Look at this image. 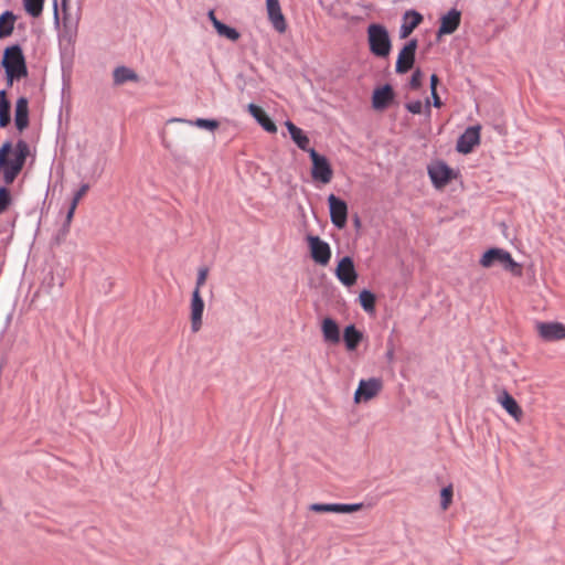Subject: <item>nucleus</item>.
Returning a JSON list of instances; mask_svg holds the SVG:
<instances>
[{
	"instance_id": "obj_25",
	"label": "nucleus",
	"mask_w": 565,
	"mask_h": 565,
	"mask_svg": "<svg viewBox=\"0 0 565 565\" xmlns=\"http://www.w3.org/2000/svg\"><path fill=\"white\" fill-rule=\"evenodd\" d=\"M113 78L115 85H122L127 82H138L139 76L134 70L127 66H118L113 72Z\"/></svg>"
},
{
	"instance_id": "obj_8",
	"label": "nucleus",
	"mask_w": 565,
	"mask_h": 565,
	"mask_svg": "<svg viewBox=\"0 0 565 565\" xmlns=\"http://www.w3.org/2000/svg\"><path fill=\"white\" fill-rule=\"evenodd\" d=\"M383 383L381 379L371 377L369 380H361L354 393V402H367L375 397L382 390Z\"/></svg>"
},
{
	"instance_id": "obj_50",
	"label": "nucleus",
	"mask_w": 565,
	"mask_h": 565,
	"mask_svg": "<svg viewBox=\"0 0 565 565\" xmlns=\"http://www.w3.org/2000/svg\"><path fill=\"white\" fill-rule=\"evenodd\" d=\"M360 224V220L359 217L355 218V225H359Z\"/></svg>"
},
{
	"instance_id": "obj_11",
	"label": "nucleus",
	"mask_w": 565,
	"mask_h": 565,
	"mask_svg": "<svg viewBox=\"0 0 565 565\" xmlns=\"http://www.w3.org/2000/svg\"><path fill=\"white\" fill-rule=\"evenodd\" d=\"M480 129L479 125L468 127L458 138L456 150L463 154L470 153L480 142Z\"/></svg>"
},
{
	"instance_id": "obj_1",
	"label": "nucleus",
	"mask_w": 565,
	"mask_h": 565,
	"mask_svg": "<svg viewBox=\"0 0 565 565\" xmlns=\"http://www.w3.org/2000/svg\"><path fill=\"white\" fill-rule=\"evenodd\" d=\"M29 154V145L22 139L18 140L14 147L10 141L2 143L0 147V171L6 184L13 183L23 169Z\"/></svg>"
},
{
	"instance_id": "obj_26",
	"label": "nucleus",
	"mask_w": 565,
	"mask_h": 565,
	"mask_svg": "<svg viewBox=\"0 0 565 565\" xmlns=\"http://www.w3.org/2000/svg\"><path fill=\"white\" fill-rule=\"evenodd\" d=\"M17 17L12 11H4L0 15V39L12 34Z\"/></svg>"
},
{
	"instance_id": "obj_49",
	"label": "nucleus",
	"mask_w": 565,
	"mask_h": 565,
	"mask_svg": "<svg viewBox=\"0 0 565 565\" xmlns=\"http://www.w3.org/2000/svg\"><path fill=\"white\" fill-rule=\"evenodd\" d=\"M387 356H388L390 359H392V358H393V351H388V352H387Z\"/></svg>"
},
{
	"instance_id": "obj_19",
	"label": "nucleus",
	"mask_w": 565,
	"mask_h": 565,
	"mask_svg": "<svg viewBox=\"0 0 565 565\" xmlns=\"http://www.w3.org/2000/svg\"><path fill=\"white\" fill-rule=\"evenodd\" d=\"M14 124L19 131L29 126V100L26 97H19L15 103Z\"/></svg>"
},
{
	"instance_id": "obj_4",
	"label": "nucleus",
	"mask_w": 565,
	"mask_h": 565,
	"mask_svg": "<svg viewBox=\"0 0 565 565\" xmlns=\"http://www.w3.org/2000/svg\"><path fill=\"white\" fill-rule=\"evenodd\" d=\"M495 264L501 265L505 270L512 273L519 268V265L514 262L509 252L501 248H490L482 255L480 265L489 268Z\"/></svg>"
},
{
	"instance_id": "obj_44",
	"label": "nucleus",
	"mask_w": 565,
	"mask_h": 565,
	"mask_svg": "<svg viewBox=\"0 0 565 565\" xmlns=\"http://www.w3.org/2000/svg\"><path fill=\"white\" fill-rule=\"evenodd\" d=\"M162 146L171 152V154L178 159V156L172 151L171 143L162 136Z\"/></svg>"
},
{
	"instance_id": "obj_15",
	"label": "nucleus",
	"mask_w": 565,
	"mask_h": 565,
	"mask_svg": "<svg viewBox=\"0 0 565 565\" xmlns=\"http://www.w3.org/2000/svg\"><path fill=\"white\" fill-rule=\"evenodd\" d=\"M204 311V301L201 291L193 290L191 299V330L198 332L202 327V316Z\"/></svg>"
},
{
	"instance_id": "obj_38",
	"label": "nucleus",
	"mask_w": 565,
	"mask_h": 565,
	"mask_svg": "<svg viewBox=\"0 0 565 565\" xmlns=\"http://www.w3.org/2000/svg\"><path fill=\"white\" fill-rule=\"evenodd\" d=\"M209 269L206 267H202L199 269L195 288L194 290H201L202 286L205 284L207 278Z\"/></svg>"
},
{
	"instance_id": "obj_12",
	"label": "nucleus",
	"mask_w": 565,
	"mask_h": 565,
	"mask_svg": "<svg viewBox=\"0 0 565 565\" xmlns=\"http://www.w3.org/2000/svg\"><path fill=\"white\" fill-rule=\"evenodd\" d=\"M267 17L274 30L278 33H285L287 30V21L281 11L279 0H266Z\"/></svg>"
},
{
	"instance_id": "obj_9",
	"label": "nucleus",
	"mask_w": 565,
	"mask_h": 565,
	"mask_svg": "<svg viewBox=\"0 0 565 565\" xmlns=\"http://www.w3.org/2000/svg\"><path fill=\"white\" fill-rule=\"evenodd\" d=\"M310 254L312 259L322 266H326L331 258V248L330 245L322 241L319 236L309 235L307 237Z\"/></svg>"
},
{
	"instance_id": "obj_18",
	"label": "nucleus",
	"mask_w": 565,
	"mask_h": 565,
	"mask_svg": "<svg viewBox=\"0 0 565 565\" xmlns=\"http://www.w3.org/2000/svg\"><path fill=\"white\" fill-rule=\"evenodd\" d=\"M422 21L423 15L419 12L415 10L406 11L403 17L402 25L399 28V38H408L412 34V32L420 24Z\"/></svg>"
},
{
	"instance_id": "obj_27",
	"label": "nucleus",
	"mask_w": 565,
	"mask_h": 565,
	"mask_svg": "<svg viewBox=\"0 0 565 565\" xmlns=\"http://www.w3.org/2000/svg\"><path fill=\"white\" fill-rule=\"evenodd\" d=\"M10 120V103L7 99L6 90H0V127H7Z\"/></svg>"
},
{
	"instance_id": "obj_30",
	"label": "nucleus",
	"mask_w": 565,
	"mask_h": 565,
	"mask_svg": "<svg viewBox=\"0 0 565 565\" xmlns=\"http://www.w3.org/2000/svg\"><path fill=\"white\" fill-rule=\"evenodd\" d=\"M22 3L29 15L38 18L42 14L44 0H22Z\"/></svg>"
},
{
	"instance_id": "obj_35",
	"label": "nucleus",
	"mask_w": 565,
	"mask_h": 565,
	"mask_svg": "<svg viewBox=\"0 0 565 565\" xmlns=\"http://www.w3.org/2000/svg\"><path fill=\"white\" fill-rule=\"evenodd\" d=\"M11 204V194L6 186H0V214L7 211Z\"/></svg>"
},
{
	"instance_id": "obj_24",
	"label": "nucleus",
	"mask_w": 565,
	"mask_h": 565,
	"mask_svg": "<svg viewBox=\"0 0 565 565\" xmlns=\"http://www.w3.org/2000/svg\"><path fill=\"white\" fill-rule=\"evenodd\" d=\"M363 339V333L354 324L344 328L343 340L348 351H354Z\"/></svg>"
},
{
	"instance_id": "obj_21",
	"label": "nucleus",
	"mask_w": 565,
	"mask_h": 565,
	"mask_svg": "<svg viewBox=\"0 0 565 565\" xmlns=\"http://www.w3.org/2000/svg\"><path fill=\"white\" fill-rule=\"evenodd\" d=\"M498 402L515 420H520L523 416L522 408L518 402L507 392L502 391L498 395Z\"/></svg>"
},
{
	"instance_id": "obj_36",
	"label": "nucleus",
	"mask_w": 565,
	"mask_h": 565,
	"mask_svg": "<svg viewBox=\"0 0 565 565\" xmlns=\"http://www.w3.org/2000/svg\"><path fill=\"white\" fill-rule=\"evenodd\" d=\"M362 507H363L362 503H353V504L338 503V513H352V512L361 510Z\"/></svg>"
},
{
	"instance_id": "obj_7",
	"label": "nucleus",
	"mask_w": 565,
	"mask_h": 565,
	"mask_svg": "<svg viewBox=\"0 0 565 565\" xmlns=\"http://www.w3.org/2000/svg\"><path fill=\"white\" fill-rule=\"evenodd\" d=\"M328 203L332 224L339 230L344 228L348 220L347 203L334 194L329 195Z\"/></svg>"
},
{
	"instance_id": "obj_41",
	"label": "nucleus",
	"mask_w": 565,
	"mask_h": 565,
	"mask_svg": "<svg viewBox=\"0 0 565 565\" xmlns=\"http://www.w3.org/2000/svg\"><path fill=\"white\" fill-rule=\"evenodd\" d=\"M76 207H77V205L71 202L70 209L66 214V226L67 227L70 226V224L73 220Z\"/></svg>"
},
{
	"instance_id": "obj_5",
	"label": "nucleus",
	"mask_w": 565,
	"mask_h": 565,
	"mask_svg": "<svg viewBox=\"0 0 565 565\" xmlns=\"http://www.w3.org/2000/svg\"><path fill=\"white\" fill-rule=\"evenodd\" d=\"M309 157L312 161V179L323 184L330 183L333 178V170L327 157L318 153L315 149L309 150Z\"/></svg>"
},
{
	"instance_id": "obj_45",
	"label": "nucleus",
	"mask_w": 565,
	"mask_h": 565,
	"mask_svg": "<svg viewBox=\"0 0 565 565\" xmlns=\"http://www.w3.org/2000/svg\"><path fill=\"white\" fill-rule=\"evenodd\" d=\"M438 84V77L436 74H433L430 76V90L433 92V88L436 90Z\"/></svg>"
},
{
	"instance_id": "obj_28",
	"label": "nucleus",
	"mask_w": 565,
	"mask_h": 565,
	"mask_svg": "<svg viewBox=\"0 0 565 565\" xmlns=\"http://www.w3.org/2000/svg\"><path fill=\"white\" fill-rule=\"evenodd\" d=\"M359 300L364 311L369 313H373L375 311L376 298L373 292L366 289L362 290L359 295Z\"/></svg>"
},
{
	"instance_id": "obj_33",
	"label": "nucleus",
	"mask_w": 565,
	"mask_h": 565,
	"mask_svg": "<svg viewBox=\"0 0 565 565\" xmlns=\"http://www.w3.org/2000/svg\"><path fill=\"white\" fill-rule=\"evenodd\" d=\"M309 509L313 512H334L338 513V503H312Z\"/></svg>"
},
{
	"instance_id": "obj_31",
	"label": "nucleus",
	"mask_w": 565,
	"mask_h": 565,
	"mask_svg": "<svg viewBox=\"0 0 565 565\" xmlns=\"http://www.w3.org/2000/svg\"><path fill=\"white\" fill-rule=\"evenodd\" d=\"M215 30L220 36L226 38L233 42L237 41L241 38V34L236 29L228 26L223 22L217 23V28Z\"/></svg>"
},
{
	"instance_id": "obj_47",
	"label": "nucleus",
	"mask_w": 565,
	"mask_h": 565,
	"mask_svg": "<svg viewBox=\"0 0 565 565\" xmlns=\"http://www.w3.org/2000/svg\"><path fill=\"white\" fill-rule=\"evenodd\" d=\"M426 109L428 111V114L430 113V105H429V100L426 102Z\"/></svg>"
},
{
	"instance_id": "obj_20",
	"label": "nucleus",
	"mask_w": 565,
	"mask_h": 565,
	"mask_svg": "<svg viewBox=\"0 0 565 565\" xmlns=\"http://www.w3.org/2000/svg\"><path fill=\"white\" fill-rule=\"evenodd\" d=\"M321 332L327 343L337 344L340 342V329L335 320L324 318L321 323Z\"/></svg>"
},
{
	"instance_id": "obj_16",
	"label": "nucleus",
	"mask_w": 565,
	"mask_h": 565,
	"mask_svg": "<svg viewBox=\"0 0 565 565\" xmlns=\"http://www.w3.org/2000/svg\"><path fill=\"white\" fill-rule=\"evenodd\" d=\"M394 90L390 84H385L382 87L374 89L372 96V106L376 110H383L388 107V105L394 99Z\"/></svg>"
},
{
	"instance_id": "obj_37",
	"label": "nucleus",
	"mask_w": 565,
	"mask_h": 565,
	"mask_svg": "<svg viewBox=\"0 0 565 565\" xmlns=\"http://www.w3.org/2000/svg\"><path fill=\"white\" fill-rule=\"evenodd\" d=\"M423 73L419 68L415 70L409 79V87L412 89H418L422 86Z\"/></svg>"
},
{
	"instance_id": "obj_43",
	"label": "nucleus",
	"mask_w": 565,
	"mask_h": 565,
	"mask_svg": "<svg viewBox=\"0 0 565 565\" xmlns=\"http://www.w3.org/2000/svg\"><path fill=\"white\" fill-rule=\"evenodd\" d=\"M207 18L209 20L212 22L213 26L216 29L217 28V23H222L220 20H217V18L215 17V13H214V10H210L207 12Z\"/></svg>"
},
{
	"instance_id": "obj_34",
	"label": "nucleus",
	"mask_w": 565,
	"mask_h": 565,
	"mask_svg": "<svg viewBox=\"0 0 565 565\" xmlns=\"http://www.w3.org/2000/svg\"><path fill=\"white\" fill-rule=\"evenodd\" d=\"M76 36V26L72 24H67L64 22V29L61 33V40L66 41L67 43H73Z\"/></svg>"
},
{
	"instance_id": "obj_3",
	"label": "nucleus",
	"mask_w": 565,
	"mask_h": 565,
	"mask_svg": "<svg viewBox=\"0 0 565 565\" xmlns=\"http://www.w3.org/2000/svg\"><path fill=\"white\" fill-rule=\"evenodd\" d=\"M367 42L370 51L377 57H387L392 50V42L387 29L379 23L367 26Z\"/></svg>"
},
{
	"instance_id": "obj_32",
	"label": "nucleus",
	"mask_w": 565,
	"mask_h": 565,
	"mask_svg": "<svg viewBox=\"0 0 565 565\" xmlns=\"http://www.w3.org/2000/svg\"><path fill=\"white\" fill-rule=\"evenodd\" d=\"M452 494H454V490H452V486L449 484L445 488L441 489V492H440V507L441 509L445 511L449 508V505L451 504V501H452Z\"/></svg>"
},
{
	"instance_id": "obj_42",
	"label": "nucleus",
	"mask_w": 565,
	"mask_h": 565,
	"mask_svg": "<svg viewBox=\"0 0 565 565\" xmlns=\"http://www.w3.org/2000/svg\"><path fill=\"white\" fill-rule=\"evenodd\" d=\"M431 98H433V105L437 108L441 107L443 103L437 94V90H435L433 88V92H431Z\"/></svg>"
},
{
	"instance_id": "obj_23",
	"label": "nucleus",
	"mask_w": 565,
	"mask_h": 565,
	"mask_svg": "<svg viewBox=\"0 0 565 565\" xmlns=\"http://www.w3.org/2000/svg\"><path fill=\"white\" fill-rule=\"evenodd\" d=\"M285 125L289 131V135H290L292 141L301 150L309 153V150H311L312 148L309 147L310 140H309L308 136L305 134V131L289 120H287Z\"/></svg>"
},
{
	"instance_id": "obj_10",
	"label": "nucleus",
	"mask_w": 565,
	"mask_h": 565,
	"mask_svg": "<svg viewBox=\"0 0 565 565\" xmlns=\"http://www.w3.org/2000/svg\"><path fill=\"white\" fill-rule=\"evenodd\" d=\"M335 276L347 287H352L358 280V273L353 259L350 256H344L338 263L335 268Z\"/></svg>"
},
{
	"instance_id": "obj_13",
	"label": "nucleus",
	"mask_w": 565,
	"mask_h": 565,
	"mask_svg": "<svg viewBox=\"0 0 565 565\" xmlns=\"http://www.w3.org/2000/svg\"><path fill=\"white\" fill-rule=\"evenodd\" d=\"M536 330L544 341H558L565 339V326L561 322H539L536 324Z\"/></svg>"
},
{
	"instance_id": "obj_6",
	"label": "nucleus",
	"mask_w": 565,
	"mask_h": 565,
	"mask_svg": "<svg viewBox=\"0 0 565 565\" xmlns=\"http://www.w3.org/2000/svg\"><path fill=\"white\" fill-rule=\"evenodd\" d=\"M417 46V40L412 39L399 51L395 66L397 74H405L413 68Z\"/></svg>"
},
{
	"instance_id": "obj_17",
	"label": "nucleus",
	"mask_w": 565,
	"mask_h": 565,
	"mask_svg": "<svg viewBox=\"0 0 565 565\" xmlns=\"http://www.w3.org/2000/svg\"><path fill=\"white\" fill-rule=\"evenodd\" d=\"M433 183L437 186L446 185L452 178V170L446 163H437L428 169Z\"/></svg>"
},
{
	"instance_id": "obj_48",
	"label": "nucleus",
	"mask_w": 565,
	"mask_h": 565,
	"mask_svg": "<svg viewBox=\"0 0 565 565\" xmlns=\"http://www.w3.org/2000/svg\"><path fill=\"white\" fill-rule=\"evenodd\" d=\"M66 3H67V0H62V7H63V9H65Z\"/></svg>"
},
{
	"instance_id": "obj_39",
	"label": "nucleus",
	"mask_w": 565,
	"mask_h": 565,
	"mask_svg": "<svg viewBox=\"0 0 565 565\" xmlns=\"http://www.w3.org/2000/svg\"><path fill=\"white\" fill-rule=\"evenodd\" d=\"M88 190H89V184H87V183L82 184L81 188L75 192L72 203L78 205V202L87 193Z\"/></svg>"
},
{
	"instance_id": "obj_40",
	"label": "nucleus",
	"mask_w": 565,
	"mask_h": 565,
	"mask_svg": "<svg viewBox=\"0 0 565 565\" xmlns=\"http://www.w3.org/2000/svg\"><path fill=\"white\" fill-rule=\"evenodd\" d=\"M406 109L412 114H420L423 110V104L420 100H413L405 105Z\"/></svg>"
},
{
	"instance_id": "obj_2",
	"label": "nucleus",
	"mask_w": 565,
	"mask_h": 565,
	"mask_svg": "<svg viewBox=\"0 0 565 565\" xmlns=\"http://www.w3.org/2000/svg\"><path fill=\"white\" fill-rule=\"evenodd\" d=\"M6 70L7 82L12 85L13 81H20L28 76L25 57L20 45H11L3 52L1 62Z\"/></svg>"
},
{
	"instance_id": "obj_46",
	"label": "nucleus",
	"mask_w": 565,
	"mask_h": 565,
	"mask_svg": "<svg viewBox=\"0 0 565 565\" xmlns=\"http://www.w3.org/2000/svg\"><path fill=\"white\" fill-rule=\"evenodd\" d=\"M54 20H55V23H58V9H57V2L56 0L54 1Z\"/></svg>"
},
{
	"instance_id": "obj_29",
	"label": "nucleus",
	"mask_w": 565,
	"mask_h": 565,
	"mask_svg": "<svg viewBox=\"0 0 565 565\" xmlns=\"http://www.w3.org/2000/svg\"><path fill=\"white\" fill-rule=\"evenodd\" d=\"M174 121H181V122H188V120L181 119V118H171L168 120V122H174ZM189 124L194 125L199 128H204L209 130H214L218 128L220 124L215 119H204V118H198L195 121H189Z\"/></svg>"
},
{
	"instance_id": "obj_22",
	"label": "nucleus",
	"mask_w": 565,
	"mask_h": 565,
	"mask_svg": "<svg viewBox=\"0 0 565 565\" xmlns=\"http://www.w3.org/2000/svg\"><path fill=\"white\" fill-rule=\"evenodd\" d=\"M248 113L255 118V120L268 132H276L277 127L274 121L267 116L262 107L249 104L247 106Z\"/></svg>"
},
{
	"instance_id": "obj_14",
	"label": "nucleus",
	"mask_w": 565,
	"mask_h": 565,
	"mask_svg": "<svg viewBox=\"0 0 565 565\" xmlns=\"http://www.w3.org/2000/svg\"><path fill=\"white\" fill-rule=\"evenodd\" d=\"M461 21V12L456 8L450 9L446 14L440 18V25L437 31V38L443 35L452 34L459 28Z\"/></svg>"
}]
</instances>
